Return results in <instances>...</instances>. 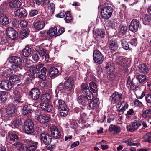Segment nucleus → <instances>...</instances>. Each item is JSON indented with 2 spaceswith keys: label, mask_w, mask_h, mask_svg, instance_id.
Instances as JSON below:
<instances>
[{
  "label": "nucleus",
  "mask_w": 151,
  "mask_h": 151,
  "mask_svg": "<svg viewBox=\"0 0 151 151\" xmlns=\"http://www.w3.org/2000/svg\"><path fill=\"white\" fill-rule=\"evenodd\" d=\"M7 62L12 63L11 65L12 69L14 73L22 69L21 65L22 60L20 58L16 56H10L8 58Z\"/></svg>",
  "instance_id": "obj_1"
},
{
  "label": "nucleus",
  "mask_w": 151,
  "mask_h": 151,
  "mask_svg": "<svg viewBox=\"0 0 151 151\" xmlns=\"http://www.w3.org/2000/svg\"><path fill=\"white\" fill-rule=\"evenodd\" d=\"M17 108L15 105L10 104L5 108V115L3 117L6 121L11 119L16 114Z\"/></svg>",
  "instance_id": "obj_2"
},
{
  "label": "nucleus",
  "mask_w": 151,
  "mask_h": 151,
  "mask_svg": "<svg viewBox=\"0 0 151 151\" xmlns=\"http://www.w3.org/2000/svg\"><path fill=\"white\" fill-rule=\"evenodd\" d=\"M113 12V9L111 6H105L102 8L101 9V17L104 19H109L111 16Z\"/></svg>",
  "instance_id": "obj_3"
},
{
  "label": "nucleus",
  "mask_w": 151,
  "mask_h": 151,
  "mask_svg": "<svg viewBox=\"0 0 151 151\" xmlns=\"http://www.w3.org/2000/svg\"><path fill=\"white\" fill-rule=\"evenodd\" d=\"M81 87V91L85 97L89 101L92 99L93 98V95L90 91L88 85L83 83Z\"/></svg>",
  "instance_id": "obj_4"
},
{
  "label": "nucleus",
  "mask_w": 151,
  "mask_h": 151,
  "mask_svg": "<svg viewBox=\"0 0 151 151\" xmlns=\"http://www.w3.org/2000/svg\"><path fill=\"white\" fill-rule=\"evenodd\" d=\"M64 79L66 80L64 83L65 89L68 91H71L74 87V81L73 77L67 76Z\"/></svg>",
  "instance_id": "obj_5"
},
{
  "label": "nucleus",
  "mask_w": 151,
  "mask_h": 151,
  "mask_svg": "<svg viewBox=\"0 0 151 151\" xmlns=\"http://www.w3.org/2000/svg\"><path fill=\"white\" fill-rule=\"evenodd\" d=\"M33 123L30 120H27L24 123V129L26 133L30 134L34 132Z\"/></svg>",
  "instance_id": "obj_6"
},
{
  "label": "nucleus",
  "mask_w": 151,
  "mask_h": 151,
  "mask_svg": "<svg viewBox=\"0 0 151 151\" xmlns=\"http://www.w3.org/2000/svg\"><path fill=\"white\" fill-rule=\"evenodd\" d=\"M93 57V60L96 63L101 64L104 60L103 55L98 50H95L94 51Z\"/></svg>",
  "instance_id": "obj_7"
},
{
  "label": "nucleus",
  "mask_w": 151,
  "mask_h": 151,
  "mask_svg": "<svg viewBox=\"0 0 151 151\" xmlns=\"http://www.w3.org/2000/svg\"><path fill=\"white\" fill-rule=\"evenodd\" d=\"M40 139L41 142H43L45 145H48L51 142L52 137L47 133H43L41 134Z\"/></svg>",
  "instance_id": "obj_8"
},
{
  "label": "nucleus",
  "mask_w": 151,
  "mask_h": 151,
  "mask_svg": "<svg viewBox=\"0 0 151 151\" xmlns=\"http://www.w3.org/2000/svg\"><path fill=\"white\" fill-rule=\"evenodd\" d=\"M6 32L7 36L9 37V38H11L13 40L15 39L18 36L17 32L11 27L8 28Z\"/></svg>",
  "instance_id": "obj_9"
},
{
  "label": "nucleus",
  "mask_w": 151,
  "mask_h": 151,
  "mask_svg": "<svg viewBox=\"0 0 151 151\" xmlns=\"http://www.w3.org/2000/svg\"><path fill=\"white\" fill-rule=\"evenodd\" d=\"M139 21L136 19H133L131 22L129 29L133 32L135 33L138 30L139 26Z\"/></svg>",
  "instance_id": "obj_10"
},
{
  "label": "nucleus",
  "mask_w": 151,
  "mask_h": 151,
  "mask_svg": "<svg viewBox=\"0 0 151 151\" xmlns=\"http://www.w3.org/2000/svg\"><path fill=\"white\" fill-rule=\"evenodd\" d=\"M107 45L111 52L117 50L119 46L117 41L115 40H109L108 41Z\"/></svg>",
  "instance_id": "obj_11"
},
{
  "label": "nucleus",
  "mask_w": 151,
  "mask_h": 151,
  "mask_svg": "<svg viewBox=\"0 0 151 151\" xmlns=\"http://www.w3.org/2000/svg\"><path fill=\"white\" fill-rule=\"evenodd\" d=\"M40 94V90L37 88L32 89L29 92V96L33 100H37L39 98Z\"/></svg>",
  "instance_id": "obj_12"
},
{
  "label": "nucleus",
  "mask_w": 151,
  "mask_h": 151,
  "mask_svg": "<svg viewBox=\"0 0 151 151\" xmlns=\"http://www.w3.org/2000/svg\"><path fill=\"white\" fill-rule=\"evenodd\" d=\"M122 95L117 92H114L110 96V100L111 103L114 104L120 101L122 98Z\"/></svg>",
  "instance_id": "obj_13"
},
{
  "label": "nucleus",
  "mask_w": 151,
  "mask_h": 151,
  "mask_svg": "<svg viewBox=\"0 0 151 151\" xmlns=\"http://www.w3.org/2000/svg\"><path fill=\"white\" fill-rule=\"evenodd\" d=\"M77 100L78 103L82 105L83 107L81 106L80 107L83 109L84 107L88 104L90 101L84 95L79 96L77 98Z\"/></svg>",
  "instance_id": "obj_14"
},
{
  "label": "nucleus",
  "mask_w": 151,
  "mask_h": 151,
  "mask_svg": "<svg viewBox=\"0 0 151 151\" xmlns=\"http://www.w3.org/2000/svg\"><path fill=\"white\" fill-rule=\"evenodd\" d=\"M141 125L140 123H138L135 122H132L131 124L127 125L126 127L127 129L130 132H133L136 130L139 126Z\"/></svg>",
  "instance_id": "obj_15"
},
{
  "label": "nucleus",
  "mask_w": 151,
  "mask_h": 151,
  "mask_svg": "<svg viewBox=\"0 0 151 151\" xmlns=\"http://www.w3.org/2000/svg\"><path fill=\"white\" fill-rule=\"evenodd\" d=\"M99 101L98 98H96L89 103L87 108L89 110H94L97 108L99 104Z\"/></svg>",
  "instance_id": "obj_16"
},
{
  "label": "nucleus",
  "mask_w": 151,
  "mask_h": 151,
  "mask_svg": "<svg viewBox=\"0 0 151 151\" xmlns=\"http://www.w3.org/2000/svg\"><path fill=\"white\" fill-rule=\"evenodd\" d=\"M12 88V86L8 80L3 81L0 83V88L6 90H9Z\"/></svg>",
  "instance_id": "obj_17"
},
{
  "label": "nucleus",
  "mask_w": 151,
  "mask_h": 151,
  "mask_svg": "<svg viewBox=\"0 0 151 151\" xmlns=\"http://www.w3.org/2000/svg\"><path fill=\"white\" fill-rule=\"evenodd\" d=\"M38 121L43 124H47L49 122L50 119V117L45 115H40L37 116L36 118Z\"/></svg>",
  "instance_id": "obj_18"
},
{
  "label": "nucleus",
  "mask_w": 151,
  "mask_h": 151,
  "mask_svg": "<svg viewBox=\"0 0 151 151\" xmlns=\"http://www.w3.org/2000/svg\"><path fill=\"white\" fill-rule=\"evenodd\" d=\"M15 16L19 17L26 16L27 15V11L24 8H21L14 12Z\"/></svg>",
  "instance_id": "obj_19"
},
{
  "label": "nucleus",
  "mask_w": 151,
  "mask_h": 151,
  "mask_svg": "<svg viewBox=\"0 0 151 151\" xmlns=\"http://www.w3.org/2000/svg\"><path fill=\"white\" fill-rule=\"evenodd\" d=\"M35 28L38 30L42 29L45 26L44 22L42 20H40L39 21L34 22L33 24Z\"/></svg>",
  "instance_id": "obj_20"
},
{
  "label": "nucleus",
  "mask_w": 151,
  "mask_h": 151,
  "mask_svg": "<svg viewBox=\"0 0 151 151\" xmlns=\"http://www.w3.org/2000/svg\"><path fill=\"white\" fill-rule=\"evenodd\" d=\"M40 105L42 110L48 112H50L53 109V106L48 103H41Z\"/></svg>",
  "instance_id": "obj_21"
},
{
  "label": "nucleus",
  "mask_w": 151,
  "mask_h": 151,
  "mask_svg": "<svg viewBox=\"0 0 151 151\" xmlns=\"http://www.w3.org/2000/svg\"><path fill=\"white\" fill-rule=\"evenodd\" d=\"M21 79V78L19 76L14 75L10 77L9 81L12 86V85L20 82Z\"/></svg>",
  "instance_id": "obj_22"
},
{
  "label": "nucleus",
  "mask_w": 151,
  "mask_h": 151,
  "mask_svg": "<svg viewBox=\"0 0 151 151\" xmlns=\"http://www.w3.org/2000/svg\"><path fill=\"white\" fill-rule=\"evenodd\" d=\"M109 130L111 132H113V134H115L121 132V129L119 127L116 125L111 124L109 127Z\"/></svg>",
  "instance_id": "obj_23"
},
{
  "label": "nucleus",
  "mask_w": 151,
  "mask_h": 151,
  "mask_svg": "<svg viewBox=\"0 0 151 151\" xmlns=\"http://www.w3.org/2000/svg\"><path fill=\"white\" fill-rule=\"evenodd\" d=\"M9 22L8 18L6 15L1 14L0 15V24L3 26H6Z\"/></svg>",
  "instance_id": "obj_24"
},
{
  "label": "nucleus",
  "mask_w": 151,
  "mask_h": 151,
  "mask_svg": "<svg viewBox=\"0 0 151 151\" xmlns=\"http://www.w3.org/2000/svg\"><path fill=\"white\" fill-rule=\"evenodd\" d=\"M136 78L140 84H143L147 82V78L145 75H137Z\"/></svg>",
  "instance_id": "obj_25"
},
{
  "label": "nucleus",
  "mask_w": 151,
  "mask_h": 151,
  "mask_svg": "<svg viewBox=\"0 0 151 151\" xmlns=\"http://www.w3.org/2000/svg\"><path fill=\"white\" fill-rule=\"evenodd\" d=\"M13 148L17 149L18 151H25L24 145L20 142H17L12 145Z\"/></svg>",
  "instance_id": "obj_26"
},
{
  "label": "nucleus",
  "mask_w": 151,
  "mask_h": 151,
  "mask_svg": "<svg viewBox=\"0 0 151 151\" xmlns=\"http://www.w3.org/2000/svg\"><path fill=\"white\" fill-rule=\"evenodd\" d=\"M134 79L131 80L130 77L129 76L127 79V86L128 88L134 89L136 88V86L134 83Z\"/></svg>",
  "instance_id": "obj_27"
},
{
  "label": "nucleus",
  "mask_w": 151,
  "mask_h": 151,
  "mask_svg": "<svg viewBox=\"0 0 151 151\" xmlns=\"http://www.w3.org/2000/svg\"><path fill=\"white\" fill-rule=\"evenodd\" d=\"M59 71L55 67H52L50 70L49 75L50 77H56L58 75Z\"/></svg>",
  "instance_id": "obj_28"
},
{
  "label": "nucleus",
  "mask_w": 151,
  "mask_h": 151,
  "mask_svg": "<svg viewBox=\"0 0 151 151\" xmlns=\"http://www.w3.org/2000/svg\"><path fill=\"white\" fill-rule=\"evenodd\" d=\"M32 111V109L29 105H24L22 108V114L26 115L30 113Z\"/></svg>",
  "instance_id": "obj_29"
},
{
  "label": "nucleus",
  "mask_w": 151,
  "mask_h": 151,
  "mask_svg": "<svg viewBox=\"0 0 151 151\" xmlns=\"http://www.w3.org/2000/svg\"><path fill=\"white\" fill-rule=\"evenodd\" d=\"M31 53V49L29 45H27L22 50L23 55L25 57H27L30 56Z\"/></svg>",
  "instance_id": "obj_30"
},
{
  "label": "nucleus",
  "mask_w": 151,
  "mask_h": 151,
  "mask_svg": "<svg viewBox=\"0 0 151 151\" xmlns=\"http://www.w3.org/2000/svg\"><path fill=\"white\" fill-rule=\"evenodd\" d=\"M29 32V30L27 28L21 30L20 32V37L22 39H23L28 35Z\"/></svg>",
  "instance_id": "obj_31"
},
{
  "label": "nucleus",
  "mask_w": 151,
  "mask_h": 151,
  "mask_svg": "<svg viewBox=\"0 0 151 151\" xmlns=\"http://www.w3.org/2000/svg\"><path fill=\"white\" fill-rule=\"evenodd\" d=\"M21 4V3L18 0L12 1L9 3V5L11 7H19Z\"/></svg>",
  "instance_id": "obj_32"
},
{
  "label": "nucleus",
  "mask_w": 151,
  "mask_h": 151,
  "mask_svg": "<svg viewBox=\"0 0 151 151\" xmlns=\"http://www.w3.org/2000/svg\"><path fill=\"white\" fill-rule=\"evenodd\" d=\"M139 72L144 74L148 73L149 69L147 66L144 64H141L139 66Z\"/></svg>",
  "instance_id": "obj_33"
},
{
  "label": "nucleus",
  "mask_w": 151,
  "mask_h": 151,
  "mask_svg": "<svg viewBox=\"0 0 151 151\" xmlns=\"http://www.w3.org/2000/svg\"><path fill=\"white\" fill-rule=\"evenodd\" d=\"M12 125L16 128L19 127L22 124L21 121L18 118L13 120L12 121Z\"/></svg>",
  "instance_id": "obj_34"
},
{
  "label": "nucleus",
  "mask_w": 151,
  "mask_h": 151,
  "mask_svg": "<svg viewBox=\"0 0 151 151\" xmlns=\"http://www.w3.org/2000/svg\"><path fill=\"white\" fill-rule=\"evenodd\" d=\"M142 116L143 118L148 119L151 118V108L144 111Z\"/></svg>",
  "instance_id": "obj_35"
},
{
  "label": "nucleus",
  "mask_w": 151,
  "mask_h": 151,
  "mask_svg": "<svg viewBox=\"0 0 151 151\" xmlns=\"http://www.w3.org/2000/svg\"><path fill=\"white\" fill-rule=\"evenodd\" d=\"M143 22L145 25H151V17L148 15H145L143 19Z\"/></svg>",
  "instance_id": "obj_36"
},
{
  "label": "nucleus",
  "mask_w": 151,
  "mask_h": 151,
  "mask_svg": "<svg viewBox=\"0 0 151 151\" xmlns=\"http://www.w3.org/2000/svg\"><path fill=\"white\" fill-rule=\"evenodd\" d=\"M8 93L3 91H0V101L4 102L7 100Z\"/></svg>",
  "instance_id": "obj_37"
},
{
  "label": "nucleus",
  "mask_w": 151,
  "mask_h": 151,
  "mask_svg": "<svg viewBox=\"0 0 151 151\" xmlns=\"http://www.w3.org/2000/svg\"><path fill=\"white\" fill-rule=\"evenodd\" d=\"M35 50L38 52L41 57L43 56L46 53L45 51L44 50L41 45L36 47Z\"/></svg>",
  "instance_id": "obj_38"
},
{
  "label": "nucleus",
  "mask_w": 151,
  "mask_h": 151,
  "mask_svg": "<svg viewBox=\"0 0 151 151\" xmlns=\"http://www.w3.org/2000/svg\"><path fill=\"white\" fill-rule=\"evenodd\" d=\"M38 145L37 142H33L32 145L26 149V151H34L37 148Z\"/></svg>",
  "instance_id": "obj_39"
},
{
  "label": "nucleus",
  "mask_w": 151,
  "mask_h": 151,
  "mask_svg": "<svg viewBox=\"0 0 151 151\" xmlns=\"http://www.w3.org/2000/svg\"><path fill=\"white\" fill-rule=\"evenodd\" d=\"M57 28L56 27H54L50 28L49 30L47 33L50 36H53L56 35L57 36Z\"/></svg>",
  "instance_id": "obj_40"
},
{
  "label": "nucleus",
  "mask_w": 151,
  "mask_h": 151,
  "mask_svg": "<svg viewBox=\"0 0 151 151\" xmlns=\"http://www.w3.org/2000/svg\"><path fill=\"white\" fill-rule=\"evenodd\" d=\"M65 22L69 23L73 21L72 16L69 11H67L66 13V17L64 18Z\"/></svg>",
  "instance_id": "obj_41"
},
{
  "label": "nucleus",
  "mask_w": 151,
  "mask_h": 151,
  "mask_svg": "<svg viewBox=\"0 0 151 151\" xmlns=\"http://www.w3.org/2000/svg\"><path fill=\"white\" fill-rule=\"evenodd\" d=\"M86 80L88 81H93L95 79L94 75L92 71L88 70L86 74Z\"/></svg>",
  "instance_id": "obj_42"
},
{
  "label": "nucleus",
  "mask_w": 151,
  "mask_h": 151,
  "mask_svg": "<svg viewBox=\"0 0 151 151\" xmlns=\"http://www.w3.org/2000/svg\"><path fill=\"white\" fill-rule=\"evenodd\" d=\"M105 30L104 29H96L95 31V35H96L98 36H99L101 38L104 37L105 35Z\"/></svg>",
  "instance_id": "obj_43"
},
{
  "label": "nucleus",
  "mask_w": 151,
  "mask_h": 151,
  "mask_svg": "<svg viewBox=\"0 0 151 151\" xmlns=\"http://www.w3.org/2000/svg\"><path fill=\"white\" fill-rule=\"evenodd\" d=\"M51 99V96L48 93L43 94L41 97V100L42 101H49Z\"/></svg>",
  "instance_id": "obj_44"
},
{
  "label": "nucleus",
  "mask_w": 151,
  "mask_h": 151,
  "mask_svg": "<svg viewBox=\"0 0 151 151\" xmlns=\"http://www.w3.org/2000/svg\"><path fill=\"white\" fill-rule=\"evenodd\" d=\"M58 102V110L67 108L65 101L63 100L59 99Z\"/></svg>",
  "instance_id": "obj_45"
},
{
  "label": "nucleus",
  "mask_w": 151,
  "mask_h": 151,
  "mask_svg": "<svg viewBox=\"0 0 151 151\" xmlns=\"http://www.w3.org/2000/svg\"><path fill=\"white\" fill-rule=\"evenodd\" d=\"M58 110L60 115L61 116L63 117H65L68 112V110L67 108L59 109Z\"/></svg>",
  "instance_id": "obj_46"
},
{
  "label": "nucleus",
  "mask_w": 151,
  "mask_h": 151,
  "mask_svg": "<svg viewBox=\"0 0 151 151\" xmlns=\"http://www.w3.org/2000/svg\"><path fill=\"white\" fill-rule=\"evenodd\" d=\"M32 61L27 58H25L23 60L24 64V66L26 67H27L30 68V70H31V64L32 63Z\"/></svg>",
  "instance_id": "obj_47"
},
{
  "label": "nucleus",
  "mask_w": 151,
  "mask_h": 151,
  "mask_svg": "<svg viewBox=\"0 0 151 151\" xmlns=\"http://www.w3.org/2000/svg\"><path fill=\"white\" fill-rule=\"evenodd\" d=\"M89 85L90 90L94 93H96L98 90L96 85L92 81L89 83Z\"/></svg>",
  "instance_id": "obj_48"
},
{
  "label": "nucleus",
  "mask_w": 151,
  "mask_h": 151,
  "mask_svg": "<svg viewBox=\"0 0 151 151\" xmlns=\"http://www.w3.org/2000/svg\"><path fill=\"white\" fill-rule=\"evenodd\" d=\"M86 114V113L82 112L79 118L78 122L79 123L83 124L85 122Z\"/></svg>",
  "instance_id": "obj_49"
},
{
  "label": "nucleus",
  "mask_w": 151,
  "mask_h": 151,
  "mask_svg": "<svg viewBox=\"0 0 151 151\" xmlns=\"http://www.w3.org/2000/svg\"><path fill=\"white\" fill-rule=\"evenodd\" d=\"M7 139L10 138L11 141H14L15 140H17L18 139V136L15 134H14L11 132H9L8 133Z\"/></svg>",
  "instance_id": "obj_50"
},
{
  "label": "nucleus",
  "mask_w": 151,
  "mask_h": 151,
  "mask_svg": "<svg viewBox=\"0 0 151 151\" xmlns=\"http://www.w3.org/2000/svg\"><path fill=\"white\" fill-rule=\"evenodd\" d=\"M2 71L3 72L2 74L3 76L6 78L9 77L10 73V69L8 68H3Z\"/></svg>",
  "instance_id": "obj_51"
},
{
  "label": "nucleus",
  "mask_w": 151,
  "mask_h": 151,
  "mask_svg": "<svg viewBox=\"0 0 151 151\" xmlns=\"http://www.w3.org/2000/svg\"><path fill=\"white\" fill-rule=\"evenodd\" d=\"M122 47L125 50H127L129 49V45L125 40L122 39L121 40Z\"/></svg>",
  "instance_id": "obj_52"
},
{
  "label": "nucleus",
  "mask_w": 151,
  "mask_h": 151,
  "mask_svg": "<svg viewBox=\"0 0 151 151\" xmlns=\"http://www.w3.org/2000/svg\"><path fill=\"white\" fill-rule=\"evenodd\" d=\"M116 21L115 19H113L109 21L107 24L108 27L113 28L116 25Z\"/></svg>",
  "instance_id": "obj_53"
},
{
  "label": "nucleus",
  "mask_w": 151,
  "mask_h": 151,
  "mask_svg": "<svg viewBox=\"0 0 151 151\" xmlns=\"http://www.w3.org/2000/svg\"><path fill=\"white\" fill-rule=\"evenodd\" d=\"M48 12L50 14H52L54 13L55 10V5L53 3H51L50 5L48 6Z\"/></svg>",
  "instance_id": "obj_54"
},
{
  "label": "nucleus",
  "mask_w": 151,
  "mask_h": 151,
  "mask_svg": "<svg viewBox=\"0 0 151 151\" xmlns=\"http://www.w3.org/2000/svg\"><path fill=\"white\" fill-rule=\"evenodd\" d=\"M127 28L126 26H121L119 29V33L122 35L125 34L127 32Z\"/></svg>",
  "instance_id": "obj_55"
},
{
  "label": "nucleus",
  "mask_w": 151,
  "mask_h": 151,
  "mask_svg": "<svg viewBox=\"0 0 151 151\" xmlns=\"http://www.w3.org/2000/svg\"><path fill=\"white\" fill-rule=\"evenodd\" d=\"M143 139L145 141H151V133L146 134L143 137Z\"/></svg>",
  "instance_id": "obj_56"
},
{
  "label": "nucleus",
  "mask_w": 151,
  "mask_h": 151,
  "mask_svg": "<svg viewBox=\"0 0 151 151\" xmlns=\"http://www.w3.org/2000/svg\"><path fill=\"white\" fill-rule=\"evenodd\" d=\"M64 88V84L63 85L62 83H61L58 86L57 88L55 91V92L58 93H59V91H61Z\"/></svg>",
  "instance_id": "obj_57"
},
{
  "label": "nucleus",
  "mask_w": 151,
  "mask_h": 151,
  "mask_svg": "<svg viewBox=\"0 0 151 151\" xmlns=\"http://www.w3.org/2000/svg\"><path fill=\"white\" fill-rule=\"evenodd\" d=\"M13 93L19 98H20L21 96V93L19 91V89L17 87H16L13 89Z\"/></svg>",
  "instance_id": "obj_58"
},
{
  "label": "nucleus",
  "mask_w": 151,
  "mask_h": 151,
  "mask_svg": "<svg viewBox=\"0 0 151 151\" xmlns=\"http://www.w3.org/2000/svg\"><path fill=\"white\" fill-rule=\"evenodd\" d=\"M31 56L33 60L35 62H37L39 59V57L38 54L35 52L33 53Z\"/></svg>",
  "instance_id": "obj_59"
},
{
  "label": "nucleus",
  "mask_w": 151,
  "mask_h": 151,
  "mask_svg": "<svg viewBox=\"0 0 151 151\" xmlns=\"http://www.w3.org/2000/svg\"><path fill=\"white\" fill-rule=\"evenodd\" d=\"M55 134H53L52 135L53 137L55 139H57L60 138L61 136V132L60 131L58 130L56 131V132H55Z\"/></svg>",
  "instance_id": "obj_60"
},
{
  "label": "nucleus",
  "mask_w": 151,
  "mask_h": 151,
  "mask_svg": "<svg viewBox=\"0 0 151 151\" xmlns=\"http://www.w3.org/2000/svg\"><path fill=\"white\" fill-rule=\"evenodd\" d=\"M1 43L2 44L5 45H6L10 46L9 44H8V40L6 37H2L1 39Z\"/></svg>",
  "instance_id": "obj_61"
},
{
  "label": "nucleus",
  "mask_w": 151,
  "mask_h": 151,
  "mask_svg": "<svg viewBox=\"0 0 151 151\" xmlns=\"http://www.w3.org/2000/svg\"><path fill=\"white\" fill-rule=\"evenodd\" d=\"M28 24V22L27 20H23L20 22L19 24L22 27H25L27 26Z\"/></svg>",
  "instance_id": "obj_62"
},
{
  "label": "nucleus",
  "mask_w": 151,
  "mask_h": 151,
  "mask_svg": "<svg viewBox=\"0 0 151 151\" xmlns=\"http://www.w3.org/2000/svg\"><path fill=\"white\" fill-rule=\"evenodd\" d=\"M134 104L135 106L140 107H141L143 106L142 103L137 99L135 100Z\"/></svg>",
  "instance_id": "obj_63"
},
{
  "label": "nucleus",
  "mask_w": 151,
  "mask_h": 151,
  "mask_svg": "<svg viewBox=\"0 0 151 151\" xmlns=\"http://www.w3.org/2000/svg\"><path fill=\"white\" fill-rule=\"evenodd\" d=\"M145 99L147 103L151 104V94H148L146 95Z\"/></svg>",
  "instance_id": "obj_64"
}]
</instances>
